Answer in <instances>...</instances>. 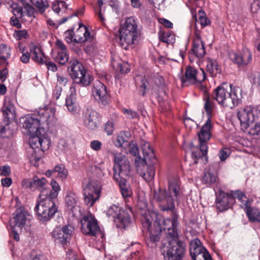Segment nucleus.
Returning <instances> with one entry per match:
<instances>
[{
  "label": "nucleus",
  "instance_id": "nucleus-1",
  "mask_svg": "<svg viewBox=\"0 0 260 260\" xmlns=\"http://www.w3.org/2000/svg\"><path fill=\"white\" fill-rule=\"evenodd\" d=\"M177 220L178 217L174 215L172 219H165L163 221V229L168 240L167 245L164 244L161 248L166 260H180L185 252L184 243L178 239Z\"/></svg>",
  "mask_w": 260,
  "mask_h": 260
},
{
  "label": "nucleus",
  "instance_id": "nucleus-2",
  "mask_svg": "<svg viewBox=\"0 0 260 260\" xmlns=\"http://www.w3.org/2000/svg\"><path fill=\"white\" fill-rule=\"evenodd\" d=\"M50 185L52 190L49 196L44 197L45 195L43 194L42 198L37 201L35 208L39 219L44 222L49 220L57 211L54 200L57 198L60 190L59 185L54 180L51 181Z\"/></svg>",
  "mask_w": 260,
  "mask_h": 260
},
{
  "label": "nucleus",
  "instance_id": "nucleus-3",
  "mask_svg": "<svg viewBox=\"0 0 260 260\" xmlns=\"http://www.w3.org/2000/svg\"><path fill=\"white\" fill-rule=\"evenodd\" d=\"M212 96L223 107L233 109L241 102L242 90L239 87L224 83L214 89Z\"/></svg>",
  "mask_w": 260,
  "mask_h": 260
},
{
  "label": "nucleus",
  "instance_id": "nucleus-4",
  "mask_svg": "<svg viewBox=\"0 0 260 260\" xmlns=\"http://www.w3.org/2000/svg\"><path fill=\"white\" fill-rule=\"evenodd\" d=\"M115 165L113 167V178L118 183L122 197H130L132 191L129 186L126 184V178L129 176L131 166L125 156L117 153L114 157Z\"/></svg>",
  "mask_w": 260,
  "mask_h": 260
},
{
  "label": "nucleus",
  "instance_id": "nucleus-5",
  "mask_svg": "<svg viewBox=\"0 0 260 260\" xmlns=\"http://www.w3.org/2000/svg\"><path fill=\"white\" fill-rule=\"evenodd\" d=\"M118 32L119 45L125 50L134 48L140 36L137 19L133 16L126 18Z\"/></svg>",
  "mask_w": 260,
  "mask_h": 260
},
{
  "label": "nucleus",
  "instance_id": "nucleus-6",
  "mask_svg": "<svg viewBox=\"0 0 260 260\" xmlns=\"http://www.w3.org/2000/svg\"><path fill=\"white\" fill-rule=\"evenodd\" d=\"M68 70L71 77L78 84L88 86L93 80L83 66L76 59L70 61Z\"/></svg>",
  "mask_w": 260,
  "mask_h": 260
},
{
  "label": "nucleus",
  "instance_id": "nucleus-7",
  "mask_svg": "<svg viewBox=\"0 0 260 260\" xmlns=\"http://www.w3.org/2000/svg\"><path fill=\"white\" fill-rule=\"evenodd\" d=\"M156 215L155 213H150L147 211L145 213V216L142 219L143 227L149 233V246L153 247L155 246V243L160 239V235L161 229L159 225L152 226V222L155 218Z\"/></svg>",
  "mask_w": 260,
  "mask_h": 260
},
{
  "label": "nucleus",
  "instance_id": "nucleus-8",
  "mask_svg": "<svg viewBox=\"0 0 260 260\" xmlns=\"http://www.w3.org/2000/svg\"><path fill=\"white\" fill-rule=\"evenodd\" d=\"M82 233L87 236L97 237L104 236L98 225V221L90 213L84 215L80 220Z\"/></svg>",
  "mask_w": 260,
  "mask_h": 260
},
{
  "label": "nucleus",
  "instance_id": "nucleus-9",
  "mask_svg": "<svg viewBox=\"0 0 260 260\" xmlns=\"http://www.w3.org/2000/svg\"><path fill=\"white\" fill-rule=\"evenodd\" d=\"M101 183L96 180H92L84 188L83 195L85 203L91 207L100 196Z\"/></svg>",
  "mask_w": 260,
  "mask_h": 260
},
{
  "label": "nucleus",
  "instance_id": "nucleus-10",
  "mask_svg": "<svg viewBox=\"0 0 260 260\" xmlns=\"http://www.w3.org/2000/svg\"><path fill=\"white\" fill-rule=\"evenodd\" d=\"M22 127L31 135H40L44 133V129L41 126L44 122L42 119L35 115H28L21 119Z\"/></svg>",
  "mask_w": 260,
  "mask_h": 260
},
{
  "label": "nucleus",
  "instance_id": "nucleus-11",
  "mask_svg": "<svg viewBox=\"0 0 260 260\" xmlns=\"http://www.w3.org/2000/svg\"><path fill=\"white\" fill-rule=\"evenodd\" d=\"M107 214L109 216H112L115 222L120 223L119 226L125 228L131 222V217L128 212L121 210L120 207L116 205L109 207L107 210Z\"/></svg>",
  "mask_w": 260,
  "mask_h": 260
},
{
  "label": "nucleus",
  "instance_id": "nucleus-12",
  "mask_svg": "<svg viewBox=\"0 0 260 260\" xmlns=\"http://www.w3.org/2000/svg\"><path fill=\"white\" fill-rule=\"evenodd\" d=\"M189 251L192 260H213L207 250L201 245L198 239L190 242Z\"/></svg>",
  "mask_w": 260,
  "mask_h": 260
},
{
  "label": "nucleus",
  "instance_id": "nucleus-13",
  "mask_svg": "<svg viewBox=\"0 0 260 260\" xmlns=\"http://www.w3.org/2000/svg\"><path fill=\"white\" fill-rule=\"evenodd\" d=\"M237 116L240 121L241 129L245 131L252 125L257 118L253 113V108L246 106L237 112Z\"/></svg>",
  "mask_w": 260,
  "mask_h": 260
},
{
  "label": "nucleus",
  "instance_id": "nucleus-14",
  "mask_svg": "<svg viewBox=\"0 0 260 260\" xmlns=\"http://www.w3.org/2000/svg\"><path fill=\"white\" fill-rule=\"evenodd\" d=\"M135 166L138 173L146 181H151L155 176V169L153 166H147L145 159L138 156L135 159Z\"/></svg>",
  "mask_w": 260,
  "mask_h": 260
},
{
  "label": "nucleus",
  "instance_id": "nucleus-15",
  "mask_svg": "<svg viewBox=\"0 0 260 260\" xmlns=\"http://www.w3.org/2000/svg\"><path fill=\"white\" fill-rule=\"evenodd\" d=\"M180 189L178 181L177 179H170L169 180L168 193L169 197V205L162 206L164 209H174L175 203L177 201L178 198L180 196Z\"/></svg>",
  "mask_w": 260,
  "mask_h": 260
},
{
  "label": "nucleus",
  "instance_id": "nucleus-16",
  "mask_svg": "<svg viewBox=\"0 0 260 260\" xmlns=\"http://www.w3.org/2000/svg\"><path fill=\"white\" fill-rule=\"evenodd\" d=\"M185 77L181 78L182 83L188 82L190 84L201 83L206 79L205 71L202 69L197 70L192 67H188L186 69Z\"/></svg>",
  "mask_w": 260,
  "mask_h": 260
},
{
  "label": "nucleus",
  "instance_id": "nucleus-17",
  "mask_svg": "<svg viewBox=\"0 0 260 260\" xmlns=\"http://www.w3.org/2000/svg\"><path fill=\"white\" fill-rule=\"evenodd\" d=\"M92 93L95 99L100 101L104 105L108 104L109 97L106 87L100 81L97 80L93 82Z\"/></svg>",
  "mask_w": 260,
  "mask_h": 260
},
{
  "label": "nucleus",
  "instance_id": "nucleus-18",
  "mask_svg": "<svg viewBox=\"0 0 260 260\" xmlns=\"http://www.w3.org/2000/svg\"><path fill=\"white\" fill-rule=\"evenodd\" d=\"M230 59L238 66H245L249 64L252 60V54L247 49L238 54L235 52H231L229 54Z\"/></svg>",
  "mask_w": 260,
  "mask_h": 260
},
{
  "label": "nucleus",
  "instance_id": "nucleus-19",
  "mask_svg": "<svg viewBox=\"0 0 260 260\" xmlns=\"http://www.w3.org/2000/svg\"><path fill=\"white\" fill-rule=\"evenodd\" d=\"M234 203V197L232 193L227 194L219 190L216 197V207L220 211L228 209Z\"/></svg>",
  "mask_w": 260,
  "mask_h": 260
},
{
  "label": "nucleus",
  "instance_id": "nucleus-20",
  "mask_svg": "<svg viewBox=\"0 0 260 260\" xmlns=\"http://www.w3.org/2000/svg\"><path fill=\"white\" fill-rule=\"evenodd\" d=\"M100 115L95 110L87 109L84 115V124L86 127L90 129L97 128L99 123Z\"/></svg>",
  "mask_w": 260,
  "mask_h": 260
},
{
  "label": "nucleus",
  "instance_id": "nucleus-21",
  "mask_svg": "<svg viewBox=\"0 0 260 260\" xmlns=\"http://www.w3.org/2000/svg\"><path fill=\"white\" fill-rule=\"evenodd\" d=\"M169 197L167 190L165 189H161L159 188L157 190H155L153 193V198L157 202H160L159 207L162 211H171L172 212V216L175 215L177 217V215L174 212V209H164L162 206H167L169 205ZM173 216H172V218Z\"/></svg>",
  "mask_w": 260,
  "mask_h": 260
},
{
  "label": "nucleus",
  "instance_id": "nucleus-22",
  "mask_svg": "<svg viewBox=\"0 0 260 260\" xmlns=\"http://www.w3.org/2000/svg\"><path fill=\"white\" fill-rule=\"evenodd\" d=\"M74 42L77 43L90 41L93 39V36L91 35L88 28L82 24H79V28L74 32Z\"/></svg>",
  "mask_w": 260,
  "mask_h": 260
},
{
  "label": "nucleus",
  "instance_id": "nucleus-23",
  "mask_svg": "<svg viewBox=\"0 0 260 260\" xmlns=\"http://www.w3.org/2000/svg\"><path fill=\"white\" fill-rule=\"evenodd\" d=\"M212 124L210 119L208 117L206 123L202 126L198 133L199 143L207 145L211 137Z\"/></svg>",
  "mask_w": 260,
  "mask_h": 260
},
{
  "label": "nucleus",
  "instance_id": "nucleus-24",
  "mask_svg": "<svg viewBox=\"0 0 260 260\" xmlns=\"http://www.w3.org/2000/svg\"><path fill=\"white\" fill-rule=\"evenodd\" d=\"M192 51L195 56L199 58L203 57L206 53L204 43L201 39L200 32L197 31H196L194 34Z\"/></svg>",
  "mask_w": 260,
  "mask_h": 260
},
{
  "label": "nucleus",
  "instance_id": "nucleus-25",
  "mask_svg": "<svg viewBox=\"0 0 260 260\" xmlns=\"http://www.w3.org/2000/svg\"><path fill=\"white\" fill-rule=\"evenodd\" d=\"M33 190L38 189L40 191L39 199L42 198V195L44 194V197H47L51 193V190L48 187L47 181L45 178H39L36 176L34 177Z\"/></svg>",
  "mask_w": 260,
  "mask_h": 260
},
{
  "label": "nucleus",
  "instance_id": "nucleus-26",
  "mask_svg": "<svg viewBox=\"0 0 260 260\" xmlns=\"http://www.w3.org/2000/svg\"><path fill=\"white\" fill-rule=\"evenodd\" d=\"M30 52L31 54V59L35 62L41 64L44 63L46 58L41 47L33 46L30 49Z\"/></svg>",
  "mask_w": 260,
  "mask_h": 260
},
{
  "label": "nucleus",
  "instance_id": "nucleus-27",
  "mask_svg": "<svg viewBox=\"0 0 260 260\" xmlns=\"http://www.w3.org/2000/svg\"><path fill=\"white\" fill-rule=\"evenodd\" d=\"M192 157L194 162L197 164L198 159L202 158L203 156H206L208 151L207 145L201 144L199 143V148L198 147H192L191 148Z\"/></svg>",
  "mask_w": 260,
  "mask_h": 260
},
{
  "label": "nucleus",
  "instance_id": "nucleus-28",
  "mask_svg": "<svg viewBox=\"0 0 260 260\" xmlns=\"http://www.w3.org/2000/svg\"><path fill=\"white\" fill-rule=\"evenodd\" d=\"M16 215L13 218V228L15 229L16 227L22 229L25 225L27 220L26 213L21 211H17Z\"/></svg>",
  "mask_w": 260,
  "mask_h": 260
},
{
  "label": "nucleus",
  "instance_id": "nucleus-29",
  "mask_svg": "<svg viewBox=\"0 0 260 260\" xmlns=\"http://www.w3.org/2000/svg\"><path fill=\"white\" fill-rule=\"evenodd\" d=\"M207 71L212 76H215L221 73V69L216 60L208 58L207 60Z\"/></svg>",
  "mask_w": 260,
  "mask_h": 260
},
{
  "label": "nucleus",
  "instance_id": "nucleus-30",
  "mask_svg": "<svg viewBox=\"0 0 260 260\" xmlns=\"http://www.w3.org/2000/svg\"><path fill=\"white\" fill-rule=\"evenodd\" d=\"M244 210L248 216L249 220L251 222L260 223V211L254 208H251L250 206H247Z\"/></svg>",
  "mask_w": 260,
  "mask_h": 260
},
{
  "label": "nucleus",
  "instance_id": "nucleus-31",
  "mask_svg": "<svg viewBox=\"0 0 260 260\" xmlns=\"http://www.w3.org/2000/svg\"><path fill=\"white\" fill-rule=\"evenodd\" d=\"M158 35L159 40L163 43L171 44L175 41L174 34L170 31H165L160 29L158 32Z\"/></svg>",
  "mask_w": 260,
  "mask_h": 260
},
{
  "label": "nucleus",
  "instance_id": "nucleus-32",
  "mask_svg": "<svg viewBox=\"0 0 260 260\" xmlns=\"http://www.w3.org/2000/svg\"><path fill=\"white\" fill-rule=\"evenodd\" d=\"M44 113H41L44 115L46 119L44 120L47 124L54 122L55 121V108L54 106H46L45 108Z\"/></svg>",
  "mask_w": 260,
  "mask_h": 260
},
{
  "label": "nucleus",
  "instance_id": "nucleus-33",
  "mask_svg": "<svg viewBox=\"0 0 260 260\" xmlns=\"http://www.w3.org/2000/svg\"><path fill=\"white\" fill-rule=\"evenodd\" d=\"M78 199L76 194L73 192L68 193L66 197V203L68 208L72 210L73 212H74L73 210L78 207L77 206Z\"/></svg>",
  "mask_w": 260,
  "mask_h": 260
},
{
  "label": "nucleus",
  "instance_id": "nucleus-34",
  "mask_svg": "<svg viewBox=\"0 0 260 260\" xmlns=\"http://www.w3.org/2000/svg\"><path fill=\"white\" fill-rule=\"evenodd\" d=\"M43 133L40 135H31L29 140V143L30 147L32 149H37L40 150V146L42 142L41 141Z\"/></svg>",
  "mask_w": 260,
  "mask_h": 260
},
{
  "label": "nucleus",
  "instance_id": "nucleus-35",
  "mask_svg": "<svg viewBox=\"0 0 260 260\" xmlns=\"http://www.w3.org/2000/svg\"><path fill=\"white\" fill-rule=\"evenodd\" d=\"M141 149L144 157L143 159H145V161H146L147 158L150 159L154 157L153 150L149 143L143 142L141 144Z\"/></svg>",
  "mask_w": 260,
  "mask_h": 260
},
{
  "label": "nucleus",
  "instance_id": "nucleus-36",
  "mask_svg": "<svg viewBox=\"0 0 260 260\" xmlns=\"http://www.w3.org/2000/svg\"><path fill=\"white\" fill-rule=\"evenodd\" d=\"M55 240L62 245H64L69 240L66 238L64 233L60 229H56L52 233Z\"/></svg>",
  "mask_w": 260,
  "mask_h": 260
},
{
  "label": "nucleus",
  "instance_id": "nucleus-37",
  "mask_svg": "<svg viewBox=\"0 0 260 260\" xmlns=\"http://www.w3.org/2000/svg\"><path fill=\"white\" fill-rule=\"evenodd\" d=\"M232 196L234 197V201L235 198L238 199V200L240 201L242 204L245 205V208L247 207V206H249V200L247 198L245 193L243 192L240 191L239 190H236L234 191H232Z\"/></svg>",
  "mask_w": 260,
  "mask_h": 260
},
{
  "label": "nucleus",
  "instance_id": "nucleus-38",
  "mask_svg": "<svg viewBox=\"0 0 260 260\" xmlns=\"http://www.w3.org/2000/svg\"><path fill=\"white\" fill-rule=\"evenodd\" d=\"M68 5L63 1H55L53 2L52 5V9L53 11L58 14L60 12L64 13Z\"/></svg>",
  "mask_w": 260,
  "mask_h": 260
},
{
  "label": "nucleus",
  "instance_id": "nucleus-39",
  "mask_svg": "<svg viewBox=\"0 0 260 260\" xmlns=\"http://www.w3.org/2000/svg\"><path fill=\"white\" fill-rule=\"evenodd\" d=\"M217 180V175L215 173H212L211 172H207L205 173L202 182L206 184L210 185L216 182Z\"/></svg>",
  "mask_w": 260,
  "mask_h": 260
},
{
  "label": "nucleus",
  "instance_id": "nucleus-40",
  "mask_svg": "<svg viewBox=\"0 0 260 260\" xmlns=\"http://www.w3.org/2000/svg\"><path fill=\"white\" fill-rule=\"evenodd\" d=\"M31 3L35 6L39 10L43 13L49 7V3L47 1L43 0H30Z\"/></svg>",
  "mask_w": 260,
  "mask_h": 260
},
{
  "label": "nucleus",
  "instance_id": "nucleus-41",
  "mask_svg": "<svg viewBox=\"0 0 260 260\" xmlns=\"http://www.w3.org/2000/svg\"><path fill=\"white\" fill-rule=\"evenodd\" d=\"M54 57L56 62L62 65L64 64L69 59L67 52H57V54Z\"/></svg>",
  "mask_w": 260,
  "mask_h": 260
},
{
  "label": "nucleus",
  "instance_id": "nucleus-42",
  "mask_svg": "<svg viewBox=\"0 0 260 260\" xmlns=\"http://www.w3.org/2000/svg\"><path fill=\"white\" fill-rule=\"evenodd\" d=\"M53 172L57 173L58 175L62 179L66 178L68 174V170L62 164L56 166L53 169Z\"/></svg>",
  "mask_w": 260,
  "mask_h": 260
},
{
  "label": "nucleus",
  "instance_id": "nucleus-43",
  "mask_svg": "<svg viewBox=\"0 0 260 260\" xmlns=\"http://www.w3.org/2000/svg\"><path fill=\"white\" fill-rule=\"evenodd\" d=\"M3 116L5 119L9 121L10 119L14 117V110L12 106H7L3 111Z\"/></svg>",
  "mask_w": 260,
  "mask_h": 260
},
{
  "label": "nucleus",
  "instance_id": "nucleus-44",
  "mask_svg": "<svg viewBox=\"0 0 260 260\" xmlns=\"http://www.w3.org/2000/svg\"><path fill=\"white\" fill-rule=\"evenodd\" d=\"M74 99L75 97L72 96V95H69L66 99V106L68 110L72 112H75L77 110Z\"/></svg>",
  "mask_w": 260,
  "mask_h": 260
},
{
  "label": "nucleus",
  "instance_id": "nucleus-45",
  "mask_svg": "<svg viewBox=\"0 0 260 260\" xmlns=\"http://www.w3.org/2000/svg\"><path fill=\"white\" fill-rule=\"evenodd\" d=\"M199 21L203 27L209 25L211 23L210 20L206 17L204 11L200 10L199 11Z\"/></svg>",
  "mask_w": 260,
  "mask_h": 260
},
{
  "label": "nucleus",
  "instance_id": "nucleus-46",
  "mask_svg": "<svg viewBox=\"0 0 260 260\" xmlns=\"http://www.w3.org/2000/svg\"><path fill=\"white\" fill-rule=\"evenodd\" d=\"M13 13L15 16H18L22 17L23 16V10L21 7L18 6L17 3H12L11 5Z\"/></svg>",
  "mask_w": 260,
  "mask_h": 260
},
{
  "label": "nucleus",
  "instance_id": "nucleus-47",
  "mask_svg": "<svg viewBox=\"0 0 260 260\" xmlns=\"http://www.w3.org/2000/svg\"><path fill=\"white\" fill-rule=\"evenodd\" d=\"M60 229L64 233L66 238L70 240L74 231L73 226L71 225H66Z\"/></svg>",
  "mask_w": 260,
  "mask_h": 260
},
{
  "label": "nucleus",
  "instance_id": "nucleus-48",
  "mask_svg": "<svg viewBox=\"0 0 260 260\" xmlns=\"http://www.w3.org/2000/svg\"><path fill=\"white\" fill-rule=\"evenodd\" d=\"M0 54L2 56L10 57L11 55V50L5 44H2L0 45Z\"/></svg>",
  "mask_w": 260,
  "mask_h": 260
},
{
  "label": "nucleus",
  "instance_id": "nucleus-49",
  "mask_svg": "<svg viewBox=\"0 0 260 260\" xmlns=\"http://www.w3.org/2000/svg\"><path fill=\"white\" fill-rule=\"evenodd\" d=\"M34 177L31 179H23L21 182V185L23 188L33 190Z\"/></svg>",
  "mask_w": 260,
  "mask_h": 260
},
{
  "label": "nucleus",
  "instance_id": "nucleus-50",
  "mask_svg": "<svg viewBox=\"0 0 260 260\" xmlns=\"http://www.w3.org/2000/svg\"><path fill=\"white\" fill-rule=\"evenodd\" d=\"M230 150L228 148L221 149L219 153V157L221 161H224L229 156Z\"/></svg>",
  "mask_w": 260,
  "mask_h": 260
},
{
  "label": "nucleus",
  "instance_id": "nucleus-51",
  "mask_svg": "<svg viewBox=\"0 0 260 260\" xmlns=\"http://www.w3.org/2000/svg\"><path fill=\"white\" fill-rule=\"evenodd\" d=\"M55 44L57 52H67V47L61 41L57 40Z\"/></svg>",
  "mask_w": 260,
  "mask_h": 260
},
{
  "label": "nucleus",
  "instance_id": "nucleus-52",
  "mask_svg": "<svg viewBox=\"0 0 260 260\" xmlns=\"http://www.w3.org/2000/svg\"><path fill=\"white\" fill-rule=\"evenodd\" d=\"M249 133L253 136L260 137V122L255 124L253 127L250 128Z\"/></svg>",
  "mask_w": 260,
  "mask_h": 260
},
{
  "label": "nucleus",
  "instance_id": "nucleus-53",
  "mask_svg": "<svg viewBox=\"0 0 260 260\" xmlns=\"http://www.w3.org/2000/svg\"><path fill=\"white\" fill-rule=\"evenodd\" d=\"M205 109L208 115H211L213 108V103L209 96L206 98V101L205 104Z\"/></svg>",
  "mask_w": 260,
  "mask_h": 260
},
{
  "label": "nucleus",
  "instance_id": "nucleus-54",
  "mask_svg": "<svg viewBox=\"0 0 260 260\" xmlns=\"http://www.w3.org/2000/svg\"><path fill=\"white\" fill-rule=\"evenodd\" d=\"M114 131V124L112 121H108L105 125V131L108 135H111Z\"/></svg>",
  "mask_w": 260,
  "mask_h": 260
},
{
  "label": "nucleus",
  "instance_id": "nucleus-55",
  "mask_svg": "<svg viewBox=\"0 0 260 260\" xmlns=\"http://www.w3.org/2000/svg\"><path fill=\"white\" fill-rule=\"evenodd\" d=\"M74 32L73 30H68L64 32L65 39L68 43H71L74 41Z\"/></svg>",
  "mask_w": 260,
  "mask_h": 260
},
{
  "label": "nucleus",
  "instance_id": "nucleus-56",
  "mask_svg": "<svg viewBox=\"0 0 260 260\" xmlns=\"http://www.w3.org/2000/svg\"><path fill=\"white\" fill-rule=\"evenodd\" d=\"M148 84V81L145 78L141 77L140 87L142 89V95L144 96L146 93V90Z\"/></svg>",
  "mask_w": 260,
  "mask_h": 260
},
{
  "label": "nucleus",
  "instance_id": "nucleus-57",
  "mask_svg": "<svg viewBox=\"0 0 260 260\" xmlns=\"http://www.w3.org/2000/svg\"><path fill=\"white\" fill-rule=\"evenodd\" d=\"M126 141L124 139L122 134L118 135L117 137L116 141L114 142L115 145L117 147H120Z\"/></svg>",
  "mask_w": 260,
  "mask_h": 260
},
{
  "label": "nucleus",
  "instance_id": "nucleus-58",
  "mask_svg": "<svg viewBox=\"0 0 260 260\" xmlns=\"http://www.w3.org/2000/svg\"><path fill=\"white\" fill-rule=\"evenodd\" d=\"M90 147L95 151H99L101 149L102 143L98 140L92 141L90 144Z\"/></svg>",
  "mask_w": 260,
  "mask_h": 260
},
{
  "label": "nucleus",
  "instance_id": "nucleus-59",
  "mask_svg": "<svg viewBox=\"0 0 260 260\" xmlns=\"http://www.w3.org/2000/svg\"><path fill=\"white\" fill-rule=\"evenodd\" d=\"M41 141L42 143L41 144V146H40V150L44 151L45 150H47L49 148L50 142L47 139L44 138L42 137Z\"/></svg>",
  "mask_w": 260,
  "mask_h": 260
},
{
  "label": "nucleus",
  "instance_id": "nucleus-60",
  "mask_svg": "<svg viewBox=\"0 0 260 260\" xmlns=\"http://www.w3.org/2000/svg\"><path fill=\"white\" fill-rule=\"evenodd\" d=\"M129 152L134 156H137L139 154V149L137 145L134 144H129Z\"/></svg>",
  "mask_w": 260,
  "mask_h": 260
},
{
  "label": "nucleus",
  "instance_id": "nucleus-61",
  "mask_svg": "<svg viewBox=\"0 0 260 260\" xmlns=\"http://www.w3.org/2000/svg\"><path fill=\"white\" fill-rule=\"evenodd\" d=\"M11 172V170L8 166H4L0 168V175L7 176H8Z\"/></svg>",
  "mask_w": 260,
  "mask_h": 260
},
{
  "label": "nucleus",
  "instance_id": "nucleus-62",
  "mask_svg": "<svg viewBox=\"0 0 260 260\" xmlns=\"http://www.w3.org/2000/svg\"><path fill=\"white\" fill-rule=\"evenodd\" d=\"M44 63L47 67L49 70H51L52 72H55L57 71V67L56 64L50 60H45Z\"/></svg>",
  "mask_w": 260,
  "mask_h": 260
},
{
  "label": "nucleus",
  "instance_id": "nucleus-63",
  "mask_svg": "<svg viewBox=\"0 0 260 260\" xmlns=\"http://www.w3.org/2000/svg\"><path fill=\"white\" fill-rule=\"evenodd\" d=\"M57 80L58 83L62 85V86H66V84L68 82V79L64 76L62 75H57Z\"/></svg>",
  "mask_w": 260,
  "mask_h": 260
},
{
  "label": "nucleus",
  "instance_id": "nucleus-64",
  "mask_svg": "<svg viewBox=\"0 0 260 260\" xmlns=\"http://www.w3.org/2000/svg\"><path fill=\"white\" fill-rule=\"evenodd\" d=\"M30 54L27 51L25 52L22 53V55L20 57V60L24 63H27L30 59Z\"/></svg>",
  "mask_w": 260,
  "mask_h": 260
}]
</instances>
